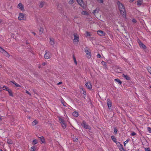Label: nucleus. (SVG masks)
I'll return each instance as SVG.
<instances>
[{"label": "nucleus", "mask_w": 151, "mask_h": 151, "mask_svg": "<svg viewBox=\"0 0 151 151\" xmlns=\"http://www.w3.org/2000/svg\"><path fill=\"white\" fill-rule=\"evenodd\" d=\"M74 38L73 40V42L74 44L77 45L79 41V37L75 34H74Z\"/></svg>", "instance_id": "1"}, {"label": "nucleus", "mask_w": 151, "mask_h": 151, "mask_svg": "<svg viewBox=\"0 0 151 151\" xmlns=\"http://www.w3.org/2000/svg\"><path fill=\"white\" fill-rule=\"evenodd\" d=\"M52 56V54L49 51H46L45 55V58L46 59H48L51 57Z\"/></svg>", "instance_id": "2"}, {"label": "nucleus", "mask_w": 151, "mask_h": 151, "mask_svg": "<svg viewBox=\"0 0 151 151\" xmlns=\"http://www.w3.org/2000/svg\"><path fill=\"white\" fill-rule=\"evenodd\" d=\"M138 42L139 45V47L143 49L144 50H145L147 48L146 46L144 45L139 40H138Z\"/></svg>", "instance_id": "3"}, {"label": "nucleus", "mask_w": 151, "mask_h": 151, "mask_svg": "<svg viewBox=\"0 0 151 151\" xmlns=\"http://www.w3.org/2000/svg\"><path fill=\"white\" fill-rule=\"evenodd\" d=\"M117 4L118 6L119 9L120 11V12L121 14H122V8H123V4H122L120 3V2L118 1L117 2Z\"/></svg>", "instance_id": "4"}, {"label": "nucleus", "mask_w": 151, "mask_h": 151, "mask_svg": "<svg viewBox=\"0 0 151 151\" xmlns=\"http://www.w3.org/2000/svg\"><path fill=\"white\" fill-rule=\"evenodd\" d=\"M85 51L86 54L88 55V58H90L91 57V53L90 50L89 49H88V48H86L85 49Z\"/></svg>", "instance_id": "5"}, {"label": "nucleus", "mask_w": 151, "mask_h": 151, "mask_svg": "<svg viewBox=\"0 0 151 151\" xmlns=\"http://www.w3.org/2000/svg\"><path fill=\"white\" fill-rule=\"evenodd\" d=\"M78 3L82 7L84 8L85 7V5L83 4V2L82 0H77Z\"/></svg>", "instance_id": "6"}, {"label": "nucleus", "mask_w": 151, "mask_h": 151, "mask_svg": "<svg viewBox=\"0 0 151 151\" xmlns=\"http://www.w3.org/2000/svg\"><path fill=\"white\" fill-rule=\"evenodd\" d=\"M81 125L83 127L86 129H89V126L87 125L86 124V122L84 121H83L82 122V123L81 124Z\"/></svg>", "instance_id": "7"}, {"label": "nucleus", "mask_w": 151, "mask_h": 151, "mask_svg": "<svg viewBox=\"0 0 151 151\" xmlns=\"http://www.w3.org/2000/svg\"><path fill=\"white\" fill-rule=\"evenodd\" d=\"M107 104L108 106V108L109 110H110L111 109V107L112 106V102L109 99H108L107 100Z\"/></svg>", "instance_id": "8"}, {"label": "nucleus", "mask_w": 151, "mask_h": 151, "mask_svg": "<svg viewBox=\"0 0 151 151\" xmlns=\"http://www.w3.org/2000/svg\"><path fill=\"white\" fill-rule=\"evenodd\" d=\"M86 87L90 90H91L92 88V85L91 83L90 82H87L85 84Z\"/></svg>", "instance_id": "9"}, {"label": "nucleus", "mask_w": 151, "mask_h": 151, "mask_svg": "<svg viewBox=\"0 0 151 151\" xmlns=\"http://www.w3.org/2000/svg\"><path fill=\"white\" fill-rule=\"evenodd\" d=\"M116 144L117 147L119 148V149L121 151H123V147L122 144L119 142H117L116 143Z\"/></svg>", "instance_id": "10"}, {"label": "nucleus", "mask_w": 151, "mask_h": 151, "mask_svg": "<svg viewBox=\"0 0 151 151\" xmlns=\"http://www.w3.org/2000/svg\"><path fill=\"white\" fill-rule=\"evenodd\" d=\"M24 14L22 13H20L18 18V19L19 20H22L24 19Z\"/></svg>", "instance_id": "11"}, {"label": "nucleus", "mask_w": 151, "mask_h": 151, "mask_svg": "<svg viewBox=\"0 0 151 151\" xmlns=\"http://www.w3.org/2000/svg\"><path fill=\"white\" fill-rule=\"evenodd\" d=\"M97 34L100 36H104L105 35V33L104 32L101 30H98L97 32Z\"/></svg>", "instance_id": "12"}, {"label": "nucleus", "mask_w": 151, "mask_h": 151, "mask_svg": "<svg viewBox=\"0 0 151 151\" xmlns=\"http://www.w3.org/2000/svg\"><path fill=\"white\" fill-rule=\"evenodd\" d=\"M17 7L22 10H23L24 7L23 5L21 3H19L17 6Z\"/></svg>", "instance_id": "13"}, {"label": "nucleus", "mask_w": 151, "mask_h": 151, "mask_svg": "<svg viewBox=\"0 0 151 151\" xmlns=\"http://www.w3.org/2000/svg\"><path fill=\"white\" fill-rule=\"evenodd\" d=\"M50 43L51 45L52 46H54L55 44V42L53 39L51 38H50Z\"/></svg>", "instance_id": "14"}, {"label": "nucleus", "mask_w": 151, "mask_h": 151, "mask_svg": "<svg viewBox=\"0 0 151 151\" xmlns=\"http://www.w3.org/2000/svg\"><path fill=\"white\" fill-rule=\"evenodd\" d=\"M39 138L40 139V140L42 142V143H44L45 142V139L43 136L39 137Z\"/></svg>", "instance_id": "15"}, {"label": "nucleus", "mask_w": 151, "mask_h": 151, "mask_svg": "<svg viewBox=\"0 0 151 151\" xmlns=\"http://www.w3.org/2000/svg\"><path fill=\"white\" fill-rule=\"evenodd\" d=\"M11 82L13 83L14 84L16 87H21V86L19 84H18L17 83H16L14 81H11Z\"/></svg>", "instance_id": "16"}, {"label": "nucleus", "mask_w": 151, "mask_h": 151, "mask_svg": "<svg viewBox=\"0 0 151 151\" xmlns=\"http://www.w3.org/2000/svg\"><path fill=\"white\" fill-rule=\"evenodd\" d=\"M6 57L9 58L10 56V55L6 51H5L4 52L3 54Z\"/></svg>", "instance_id": "17"}, {"label": "nucleus", "mask_w": 151, "mask_h": 151, "mask_svg": "<svg viewBox=\"0 0 151 151\" xmlns=\"http://www.w3.org/2000/svg\"><path fill=\"white\" fill-rule=\"evenodd\" d=\"M7 91L8 92L10 96H13V94L12 90L11 89H8V90H7Z\"/></svg>", "instance_id": "18"}, {"label": "nucleus", "mask_w": 151, "mask_h": 151, "mask_svg": "<svg viewBox=\"0 0 151 151\" xmlns=\"http://www.w3.org/2000/svg\"><path fill=\"white\" fill-rule=\"evenodd\" d=\"M72 114L73 116L75 117H77L78 116V112L76 111H74V112H73Z\"/></svg>", "instance_id": "19"}, {"label": "nucleus", "mask_w": 151, "mask_h": 151, "mask_svg": "<svg viewBox=\"0 0 151 151\" xmlns=\"http://www.w3.org/2000/svg\"><path fill=\"white\" fill-rule=\"evenodd\" d=\"M45 4V2L43 1H42L40 3V7L42 8L43 6Z\"/></svg>", "instance_id": "20"}, {"label": "nucleus", "mask_w": 151, "mask_h": 151, "mask_svg": "<svg viewBox=\"0 0 151 151\" xmlns=\"http://www.w3.org/2000/svg\"><path fill=\"white\" fill-rule=\"evenodd\" d=\"M123 77L127 80H130V78L127 75L123 74Z\"/></svg>", "instance_id": "21"}, {"label": "nucleus", "mask_w": 151, "mask_h": 151, "mask_svg": "<svg viewBox=\"0 0 151 151\" xmlns=\"http://www.w3.org/2000/svg\"><path fill=\"white\" fill-rule=\"evenodd\" d=\"M114 81L117 82L119 85L121 84L122 83V82L118 79H115Z\"/></svg>", "instance_id": "22"}, {"label": "nucleus", "mask_w": 151, "mask_h": 151, "mask_svg": "<svg viewBox=\"0 0 151 151\" xmlns=\"http://www.w3.org/2000/svg\"><path fill=\"white\" fill-rule=\"evenodd\" d=\"M111 138L112 140L115 142H116V139L115 137L114 136H111Z\"/></svg>", "instance_id": "23"}, {"label": "nucleus", "mask_w": 151, "mask_h": 151, "mask_svg": "<svg viewBox=\"0 0 151 151\" xmlns=\"http://www.w3.org/2000/svg\"><path fill=\"white\" fill-rule=\"evenodd\" d=\"M99 12V9H96L93 11V13L95 15L96 13H98Z\"/></svg>", "instance_id": "24"}, {"label": "nucleus", "mask_w": 151, "mask_h": 151, "mask_svg": "<svg viewBox=\"0 0 151 151\" xmlns=\"http://www.w3.org/2000/svg\"><path fill=\"white\" fill-rule=\"evenodd\" d=\"M142 1L140 0H139L137 1V5L138 6H140L142 4Z\"/></svg>", "instance_id": "25"}, {"label": "nucleus", "mask_w": 151, "mask_h": 151, "mask_svg": "<svg viewBox=\"0 0 151 151\" xmlns=\"http://www.w3.org/2000/svg\"><path fill=\"white\" fill-rule=\"evenodd\" d=\"M59 120L61 124L65 122L64 120L63 119L61 118H59Z\"/></svg>", "instance_id": "26"}, {"label": "nucleus", "mask_w": 151, "mask_h": 151, "mask_svg": "<svg viewBox=\"0 0 151 151\" xmlns=\"http://www.w3.org/2000/svg\"><path fill=\"white\" fill-rule=\"evenodd\" d=\"M102 64L106 68H107V63L104 61H102L101 62Z\"/></svg>", "instance_id": "27"}, {"label": "nucleus", "mask_w": 151, "mask_h": 151, "mask_svg": "<svg viewBox=\"0 0 151 151\" xmlns=\"http://www.w3.org/2000/svg\"><path fill=\"white\" fill-rule=\"evenodd\" d=\"M3 88L4 90H6L7 91V90L9 89L6 86H4L3 87Z\"/></svg>", "instance_id": "28"}, {"label": "nucleus", "mask_w": 151, "mask_h": 151, "mask_svg": "<svg viewBox=\"0 0 151 151\" xmlns=\"http://www.w3.org/2000/svg\"><path fill=\"white\" fill-rule=\"evenodd\" d=\"M37 123V122L36 120H35L32 122V125L33 126L35 125Z\"/></svg>", "instance_id": "29"}, {"label": "nucleus", "mask_w": 151, "mask_h": 151, "mask_svg": "<svg viewBox=\"0 0 151 151\" xmlns=\"http://www.w3.org/2000/svg\"><path fill=\"white\" fill-rule=\"evenodd\" d=\"M43 30V29L42 28H40V30H39V33L40 35H41L42 33Z\"/></svg>", "instance_id": "30"}, {"label": "nucleus", "mask_w": 151, "mask_h": 151, "mask_svg": "<svg viewBox=\"0 0 151 151\" xmlns=\"http://www.w3.org/2000/svg\"><path fill=\"white\" fill-rule=\"evenodd\" d=\"M61 124V125L62 126L63 128V129H64L66 127V124L65 123V122H64V123H62Z\"/></svg>", "instance_id": "31"}, {"label": "nucleus", "mask_w": 151, "mask_h": 151, "mask_svg": "<svg viewBox=\"0 0 151 151\" xmlns=\"http://www.w3.org/2000/svg\"><path fill=\"white\" fill-rule=\"evenodd\" d=\"M35 147L34 146L32 147L31 148L30 150L31 151H35Z\"/></svg>", "instance_id": "32"}, {"label": "nucleus", "mask_w": 151, "mask_h": 151, "mask_svg": "<svg viewBox=\"0 0 151 151\" xmlns=\"http://www.w3.org/2000/svg\"><path fill=\"white\" fill-rule=\"evenodd\" d=\"M4 49H3L2 48L0 47V52H1L2 54L5 51Z\"/></svg>", "instance_id": "33"}, {"label": "nucleus", "mask_w": 151, "mask_h": 151, "mask_svg": "<svg viewBox=\"0 0 151 151\" xmlns=\"http://www.w3.org/2000/svg\"><path fill=\"white\" fill-rule=\"evenodd\" d=\"M32 142H33V144L34 145H35L37 143V140L35 139L34 140H33Z\"/></svg>", "instance_id": "34"}, {"label": "nucleus", "mask_w": 151, "mask_h": 151, "mask_svg": "<svg viewBox=\"0 0 151 151\" xmlns=\"http://www.w3.org/2000/svg\"><path fill=\"white\" fill-rule=\"evenodd\" d=\"M73 141L74 142H76L78 140V138H77L75 137H73Z\"/></svg>", "instance_id": "35"}, {"label": "nucleus", "mask_w": 151, "mask_h": 151, "mask_svg": "<svg viewBox=\"0 0 151 151\" xmlns=\"http://www.w3.org/2000/svg\"><path fill=\"white\" fill-rule=\"evenodd\" d=\"M81 14L83 15H87V13L86 11H83L82 12Z\"/></svg>", "instance_id": "36"}, {"label": "nucleus", "mask_w": 151, "mask_h": 151, "mask_svg": "<svg viewBox=\"0 0 151 151\" xmlns=\"http://www.w3.org/2000/svg\"><path fill=\"white\" fill-rule=\"evenodd\" d=\"M91 35L90 34V32H86V36H91Z\"/></svg>", "instance_id": "37"}, {"label": "nucleus", "mask_w": 151, "mask_h": 151, "mask_svg": "<svg viewBox=\"0 0 151 151\" xmlns=\"http://www.w3.org/2000/svg\"><path fill=\"white\" fill-rule=\"evenodd\" d=\"M114 134H116L117 132V130L116 128H115L114 129Z\"/></svg>", "instance_id": "38"}, {"label": "nucleus", "mask_w": 151, "mask_h": 151, "mask_svg": "<svg viewBox=\"0 0 151 151\" xmlns=\"http://www.w3.org/2000/svg\"><path fill=\"white\" fill-rule=\"evenodd\" d=\"M68 3L70 4H72L73 3V0H70Z\"/></svg>", "instance_id": "39"}, {"label": "nucleus", "mask_w": 151, "mask_h": 151, "mask_svg": "<svg viewBox=\"0 0 151 151\" xmlns=\"http://www.w3.org/2000/svg\"><path fill=\"white\" fill-rule=\"evenodd\" d=\"M73 59L74 60L75 63L76 65L77 64V62L76 60V58H75V56L74 55H73Z\"/></svg>", "instance_id": "40"}, {"label": "nucleus", "mask_w": 151, "mask_h": 151, "mask_svg": "<svg viewBox=\"0 0 151 151\" xmlns=\"http://www.w3.org/2000/svg\"><path fill=\"white\" fill-rule=\"evenodd\" d=\"M129 139H127L126 141L124 142V146H125L126 144L128 142V141H129Z\"/></svg>", "instance_id": "41"}, {"label": "nucleus", "mask_w": 151, "mask_h": 151, "mask_svg": "<svg viewBox=\"0 0 151 151\" xmlns=\"http://www.w3.org/2000/svg\"><path fill=\"white\" fill-rule=\"evenodd\" d=\"M62 103L63 104L64 106H66V103L64 102L63 101H61Z\"/></svg>", "instance_id": "42"}, {"label": "nucleus", "mask_w": 151, "mask_h": 151, "mask_svg": "<svg viewBox=\"0 0 151 151\" xmlns=\"http://www.w3.org/2000/svg\"><path fill=\"white\" fill-rule=\"evenodd\" d=\"M83 95H84V96H83V97L85 98V97L86 96V92L85 91H83Z\"/></svg>", "instance_id": "43"}, {"label": "nucleus", "mask_w": 151, "mask_h": 151, "mask_svg": "<svg viewBox=\"0 0 151 151\" xmlns=\"http://www.w3.org/2000/svg\"><path fill=\"white\" fill-rule=\"evenodd\" d=\"M123 15H124V16H125V18L126 19V11L124 10V11H123Z\"/></svg>", "instance_id": "44"}, {"label": "nucleus", "mask_w": 151, "mask_h": 151, "mask_svg": "<svg viewBox=\"0 0 151 151\" xmlns=\"http://www.w3.org/2000/svg\"><path fill=\"white\" fill-rule=\"evenodd\" d=\"M148 72L151 74V68L150 67L148 69Z\"/></svg>", "instance_id": "45"}, {"label": "nucleus", "mask_w": 151, "mask_h": 151, "mask_svg": "<svg viewBox=\"0 0 151 151\" xmlns=\"http://www.w3.org/2000/svg\"><path fill=\"white\" fill-rule=\"evenodd\" d=\"M148 130L151 133V128L148 127L147 128Z\"/></svg>", "instance_id": "46"}, {"label": "nucleus", "mask_w": 151, "mask_h": 151, "mask_svg": "<svg viewBox=\"0 0 151 151\" xmlns=\"http://www.w3.org/2000/svg\"><path fill=\"white\" fill-rule=\"evenodd\" d=\"M7 143L9 144H11L12 143V142L10 140H8L7 141Z\"/></svg>", "instance_id": "47"}, {"label": "nucleus", "mask_w": 151, "mask_h": 151, "mask_svg": "<svg viewBox=\"0 0 151 151\" xmlns=\"http://www.w3.org/2000/svg\"><path fill=\"white\" fill-rule=\"evenodd\" d=\"M132 22H133L134 23H135L137 22L136 20L134 19H132Z\"/></svg>", "instance_id": "48"}, {"label": "nucleus", "mask_w": 151, "mask_h": 151, "mask_svg": "<svg viewBox=\"0 0 151 151\" xmlns=\"http://www.w3.org/2000/svg\"><path fill=\"white\" fill-rule=\"evenodd\" d=\"M136 134V133L134 132H133L131 134V135L132 136H134Z\"/></svg>", "instance_id": "49"}, {"label": "nucleus", "mask_w": 151, "mask_h": 151, "mask_svg": "<svg viewBox=\"0 0 151 151\" xmlns=\"http://www.w3.org/2000/svg\"><path fill=\"white\" fill-rule=\"evenodd\" d=\"M26 93L28 94L29 96H31V94L30 93H29L26 90Z\"/></svg>", "instance_id": "50"}, {"label": "nucleus", "mask_w": 151, "mask_h": 151, "mask_svg": "<svg viewBox=\"0 0 151 151\" xmlns=\"http://www.w3.org/2000/svg\"><path fill=\"white\" fill-rule=\"evenodd\" d=\"M83 91H84L83 90V89L82 88H81L80 87V91L81 92H82Z\"/></svg>", "instance_id": "51"}, {"label": "nucleus", "mask_w": 151, "mask_h": 151, "mask_svg": "<svg viewBox=\"0 0 151 151\" xmlns=\"http://www.w3.org/2000/svg\"><path fill=\"white\" fill-rule=\"evenodd\" d=\"M145 151H150V149L149 148H148L147 149H145Z\"/></svg>", "instance_id": "52"}, {"label": "nucleus", "mask_w": 151, "mask_h": 151, "mask_svg": "<svg viewBox=\"0 0 151 151\" xmlns=\"http://www.w3.org/2000/svg\"><path fill=\"white\" fill-rule=\"evenodd\" d=\"M97 56L98 58H100L101 57V56L99 54H98L97 55Z\"/></svg>", "instance_id": "53"}, {"label": "nucleus", "mask_w": 151, "mask_h": 151, "mask_svg": "<svg viewBox=\"0 0 151 151\" xmlns=\"http://www.w3.org/2000/svg\"><path fill=\"white\" fill-rule=\"evenodd\" d=\"M62 83V82H60L58 83L57 84V85H60V84H61Z\"/></svg>", "instance_id": "54"}, {"label": "nucleus", "mask_w": 151, "mask_h": 151, "mask_svg": "<svg viewBox=\"0 0 151 151\" xmlns=\"http://www.w3.org/2000/svg\"><path fill=\"white\" fill-rule=\"evenodd\" d=\"M98 1H99V2L101 3H102L103 2V0H97Z\"/></svg>", "instance_id": "55"}, {"label": "nucleus", "mask_w": 151, "mask_h": 151, "mask_svg": "<svg viewBox=\"0 0 151 151\" xmlns=\"http://www.w3.org/2000/svg\"><path fill=\"white\" fill-rule=\"evenodd\" d=\"M42 65L43 66H45L46 65V63L45 62H44L42 63Z\"/></svg>", "instance_id": "56"}, {"label": "nucleus", "mask_w": 151, "mask_h": 151, "mask_svg": "<svg viewBox=\"0 0 151 151\" xmlns=\"http://www.w3.org/2000/svg\"><path fill=\"white\" fill-rule=\"evenodd\" d=\"M32 33L34 35H36V33L35 32H32Z\"/></svg>", "instance_id": "57"}, {"label": "nucleus", "mask_w": 151, "mask_h": 151, "mask_svg": "<svg viewBox=\"0 0 151 151\" xmlns=\"http://www.w3.org/2000/svg\"><path fill=\"white\" fill-rule=\"evenodd\" d=\"M2 118L1 116H0V121L2 120Z\"/></svg>", "instance_id": "58"}, {"label": "nucleus", "mask_w": 151, "mask_h": 151, "mask_svg": "<svg viewBox=\"0 0 151 151\" xmlns=\"http://www.w3.org/2000/svg\"><path fill=\"white\" fill-rule=\"evenodd\" d=\"M135 0H130V2H132L133 1H134Z\"/></svg>", "instance_id": "59"}, {"label": "nucleus", "mask_w": 151, "mask_h": 151, "mask_svg": "<svg viewBox=\"0 0 151 151\" xmlns=\"http://www.w3.org/2000/svg\"><path fill=\"white\" fill-rule=\"evenodd\" d=\"M2 22V20L0 19V23Z\"/></svg>", "instance_id": "60"}, {"label": "nucleus", "mask_w": 151, "mask_h": 151, "mask_svg": "<svg viewBox=\"0 0 151 151\" xmlns=\"http://www.w3.org/2000/svg\"><path fill=\"white\" fill-rule=\"evenodd\" d=\"M124 36H125V37H127V35L126 36L124 35Z\"/></svg>", "instance_id": "61"}, {"label": "nucleus", "mask_w": 151, "mask_h": 151, "mask_svg": "<svg viewBox=\"0 0 151 151\" xmlns=\"http://www.w3.org/2000/svg\"><path fill=\"white\" fill-rule=\"evenodd\" d=\"M0 151H2V150L1 149H0Z\"/></svg>", "instance_id": "62"}, {"label": "nucleus", "mask_w": 151, "mask_h": 151, "mask_svg": "<svg viewBox=\"0 0 151 151\" xmlns=\"http://www.w3.org/2000/svg\"><path fill=\"white\" fill-rule=\"evenodd\" d=\"M124 60L125 61H126V59H124Z\"/></svg>", "instance_id": "63"}, {"label": "nucleus", "mask_w": 151, "mask_h": 151, "mask_svg": "<svg viewBox=\"0 0 151 151\" xmlns=\"http://www.w3.org/2000/svg\"><path fill=\"white\" fill-rule=\"evenodd\" d=\"M28 43L27 42H26V44H28Z\"/></svg>", "instance_id": "64"}]
</instances>
